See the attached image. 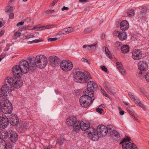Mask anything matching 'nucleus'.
<instances>
[{
    "instance_id": "nucleus-8",
    "label": "nucleus",
    "mask_w": 149,
    "mask_h": 149,
    "mask_svg": "<svg viewBox=\"0 0 149 149\" xmlns=\"http://www.w3.org/2000/svg\"><path fill=\"white\" fill-rule=\"evenodd\" d=\"M74 79L77 82L84 83L86 82V76L81 71L75 72L74 76Z\"/></svg>"
},
{
    "instance_id": "nucleus-37",
    "label": "nucleus",
    "mask_w": 149,
    "mask_h": 149,
    "mask_svg": "<svg viewBox=\"0 0 149 149\" xmlns=\"http://www.w3.org/2000/svg\"><path fill=\"white\" fill-rule=\"evenodd\" d=\"M134 12L133 10H131L130 11L127 12V15L130 17L134 16Z\"/></svg>"
},
{
    "instance_id": "nucleus-30",
    "label": "nucleus",
    "mask_w": 149,
    "mask_h": 149,
    "mask_svg": "<svg viewBox=\"0 0 149 149\" xmlns=\"http://www.w3.org/2000/svg\"><path fill=\"white\" fill-rule=\"evenodd\" d=\"M65 139L62 136L58 138L57 141V143L59 145H62L65 141Z\"/></svg>"
},
{
    "instance_id": "nucleus-39",
    "label": "nucleus",
    "mask_w": 149,
    "mask_h": 149,
    "mask_svg": "<svg viewBox=\"0 0 149 149\" xmlns=\"http://www.w3.org/2000/svg\"><path fill=\"white\" fill-rule=\"evenodd\" d=\"M36 29V31H41L43 29V26H40V27H37L36 26H34V28L31 29V30Z\"/></svg>"
},
{
    "instance_id": "nucleus-4",
    "label": "nucleus",
    "mask_w": 149,
    "mask_h": 149,
    "mask_svg": "<svg viewBox=\"0 0 149 149\" xmlns=\"http://www.w3.org/2000/svg\"><path fill=\"white\" fill-rule=\"evenodd\" d=\"M66 123L69 126H73V130L75 131L79 129V126H77L79 124V121H77L76 118L74 116L68 117L66 120Z\"/></svg>"
},
{
    "instance_id": "nucleus-22",
    "label": "nucleus",
    "mask_w": 149,
    "mask_h": 149,
    "mask_svg": "<svg viewBox=\"0 0 149 149\" xmlns=\"http://www.w3.org/2000/svg\"><path fill=\"white\" fill-rule=\"evenodd\" d=\"M97 130L95 129L93 127H89L87 130L85 131V132L87 133L89 136L91 135L96 133Z\"/></svg>"
},
{
    "instance_id": "nucleus-34",
    "label": "nucleus",
    "mask_w": 149,
    "mask_h": 149,
    "mask_svg": "<svg viewBox=\"0 0 149 149\" xmlns=\"http://www.w3.org/2000/svg\"><path fill=\"white\" fill-rule=\"evenodd\" d=\"M122 45V43L119 42H116L115 44V47L117 48V49H119L121 48V46Z\"/></svg>"
},
{
    "instance_id": "nucleus-24",
    "label": "nucleus",
    "mask_w": 149,
    "mask_h": 149,
    "mask_svg": "<svg viewBox=\"0 0 149 149\" xmlns=\"http://www.w3.org/2000/svg\"><path fill=\"white\" fill-rule=\"evenodd\" d=\"M120 39L122 40H125L127 38V34L125 32L121 31L119 34L118 37Z\"/></svg>"
},
{
    "instance_id": "nucleus-19",
    "label": "nucleus",
    "mask_w": 149,
    "mask_h": 149,
    "mask_svg": "<svg viewBox=\"0 0 149 149\" xmlns=\"http://www.w3.org/2000/svg\"><path fill=\"white\" fill-rule=\"evenodd\" d=\"M9 131L7 132L5 130L0 128V141L2 139H6L8 137Z\"/></svg>"
},
{
    "instance_id": "nucleus-6",
    "label": "nucleus",
    "mask_w": 149,
    "mask_h": 149,
    "mask_svg": "<svg viewBox=\"0 0 149 149\" xmlns=\"http://www.w3.org/2000/svg\"><path fill=\"white\" fill-rule=\"evenodd\" d=\"M61 68L65 72L69 71L73 67L72 63L69 60H65L61 61L60 63Z\"/></svg>"
},
{
    "instance_id": "nucleus-29",
    "label": "nucleus",
    "mask_w": 149,
    "mask_h": 149,
    "mask_svg": "<svg viewBox=\"0 0 149 149\" xmlns=\"http://www.w3.org/2000/svg\"><path fill=\"white\" fill-rule=\"evenodd\" d=\"M92 140L93 141H96L98 140L99 139V137H101L100 136H99L98 133L96 132L95 134H93L91 136H89Z\"/></svg>"
},
{
    "instance_id": "nucleus-41",
    "label": "nucleus",
    "mask_w": 149,
    "mask_h": 149,
    "mask_svg": "<svg viewBox=\"0 0 149 149\" xmlns=\"http://www.w3.org/2000/svg\"><path fill=\"white\" fill-rule=\"evenodd\" d=\"M121 31H119L118 30H115L114 31L113 33V36H118V37L119 34Z\"/></svg>"
},
{
    "instance_id": "nucleus-62",
    "label": "nucleus",
    "mask_w": 149,
    "mask_h": 149,
    "mask_svg": "<svg viewBox=\"0 0 149 149\" xmlns=\"http://www.w3.org/2000/svg\"><path fill=\"white\" fill-rule=\"evenodd\" d=\"M6 53H3L0 55V57L1 58H2V59L3 58L6 56Z\"/></svg>"
},
{
    "instance_id": "nucleus-35",
    "label": "nucleus",
    "mask_w": 149,
    "mask_h": 149,
    "mask_svg": "<svg viewBox=\"0 0 149 149\" xmlns=\"http://www.w3.org/2000/svg\"><path fill=\"white\" fill-rule=\"evenodd\" d=\"M127 111L133 118H135V116H134V110H132L131 109L129 108V109L127 108Z\"/></svg>"
},
{
    "instance_id": "nucleus-38",
    "label": "nucleus",
    "mask_w": 149,
    "mask_h": 149,
    "mask_svg": "<svg viewBox=\"0 0 149 149\" xmlns=\"http://www.w3.org/2000/svg\"><path fill=\"white\" fill-rule=\"evenodd\" d=\"M116 65L117 66V68L119 70L123 68V66L120 62H118L116 63Z\"/></svg>"
},
{
    "instance_id": "nucleus-64",
    "label": "nucleus",
    "mask_w": 149,
    "mask_h": 149,
    "mask_svg": "<svg viewBox=\"0 0 149 149\" xmlns=\"http://www.w3.org/2000/svg\"><path fill=\"white\" fill-rule=\"evenodd\" d=\"M121 109V108L120 107H119L118 108V109H119V110H120L119 113H120V115H123L124 114V112L123 111H120V110Z\"/></svg>"
},
{
    "instance_id": "nucleus-3",
    "label": "nucleus",
    "mask_w": 149,
    "mask_h": 149,
    "mask_svg": "<svg viewBox=\"0 0 149 149\" xmlns=\"http://www.w3.org/2000/svg\"><path fill=\"white\" fill-rule=\"evenodd\" d=\"M84 94L80 97L79 102L81 105L83 107L86 108L90 106L93 102L92 97H93V95H90L87 93H84Z\"/></svg>"
},
{
    "instance_id": "nucleus-1",
    "label": "nucleus",
    "mask_w": 149,
    "mask_h": 149,
    "mask_svg": "<svg viewBox=\"0 0 149 149\" xmlns=\"http://www.w3.org/2000/svg\"><path fill=\"white\" fill-rule=\"evenodd\" d=\"M29 69V63L26 60H22L19 65L13 66L12 69L13 76L8 77L5 80L4 84L0 89V98L3 96L7 97L15 88H20L23 85L21 78L22 73H27Z\"/></svg>"
},
{
    "instance_id": "nucleus-31",
    "label": "nucleus",
    "mask_w": 149,
    "mask_h": 149,
    "mask_svg": "<svg viewBox=\"0 0 149 149\" xmlns=\"http://www.w3.org/2000/svg\"><path fill=\"white\" fill-rule=\"evenodd\" d=\"M128 95L132 100L134 103H135V102L136 101V100L139 99L138 98H137L135 95H134V93L132 92H129L128 93Z\"/></svg>"
},
{
    "instance_id": "nucleus-63",
    "label": "nucleus",
    "mask_w": 149,
    "mask_h": 149,
    "mask_svg": "<svg viewBox=\"0 0 149 149\" xmlns=\"http://www.w3.org/2000/svg\"><path fill=\"white\" fill-rule=\"evenodd\" d=\"M69 9V8L68 7H66L65 6H63L62 8V11H64L65 10H68Z\"/></svg>"
},
{
    "instance_id": "nucleus-43",
    "label": "nucleus",
    "mask_w": 149,
    "mask_h": 149,
    "mask_svg": "<svg viewBox=\"0 0 149 149\" xmlns=\"http://www.w3.org/2000/svg\"><path fill=\"white\" fill-rule=\"evenodd\" d=\"M43 29L44 30L45 29H49L53 27V25H49L46 26H43Z\"/></svg>"
},
{
    "instance_id": "nucleus-56",
    "label": "nucleus",
    "mask_w": 149,
    "mask_h": 149,
    "mask_svg": "<svg viewBox=\"0 0 149 149\" xmlns=\"http://www.w3.org/2000/svg\"><path fill=\"white\" fill-rule=\"evenodd\" d=\"M145 78L146 81L149 82V72L146 74L145 76Z\"/></svg>"
},
{
    "instance_id": "nucleus-16",
    "label": "nucleus",
    "mask_w": 149,
    "mask_h": 149,
    "mask_svg": "<svg viewBox=\"0 0 149 149\" xmlns=\"http://www.w3.org/2000/svg\"><path fill=\"white\" fill-rule=\"evenodd\" d=\"M49 59L50 65L53 67L57 65L59 62V58L56 56H51Z\"/></svg>"
},
{
    "instance_id": "nucleus-54",
    "label": "nucleus",
    "mask_w": 149,
    "mask_h": 149,
    "mask_svg": "<svg viewBox=\"0 0 149 149\" xmlns=\"http://www.w3.org/2000/svg\"><path fill=\"white\" fill-rule=\"evenodd\" d=\"M58 38H49L48 39V40L49 42H51L52 41H55L57 40Z\"/></svg>"
},
{
    "instance_id": "nucleus-57",
    "label": "nucleus",
    "mask_w": 149,
    "mask_h": 149,
    "mask_svg": "<svg viewBox=\"0 0 149 149\" xmlns=\"http://www.w3.org/2000/svg\"><path fill=\"white\" fill-rule=\"evenodd\" d=\"M81 61H82L84 62H86L88 63V64H90V62L88 61V60H87L86 59H85L84 58H82L81 59Z\"/></svg>"
},
{
    "instance_id": "nucleus-46",
    "label": "nucleus",
    "mask_w": 149,
    "mask_h": 149,
    "mask_svg": "<svg viewBox=\"0 0 149 149\" xmlns=\"http://www.w3.org/2000/svg\"><path fill=\"white\" fill-rule=\"evenodd\" d=\"M92 30V29L91 28H89L86 29H85L84 32L86 33H87L91 32Z\"/></svg>"
},
{
    "instance_id": "nucleus-52",
    "label": "nucleus",
    "mask_w": 149,
    "mask_h": 149,
    "mask_svg": "<svg viewBox=\"0 0 149 149\" xmlns=\"http://www.w3.org/2000/svg\"><path fill=\"white\" fill-rule=\"evenodd\" d=\"M90 47V45H84L82 47L83 48H85V50H90V49H88L89 48L88 47Z\"/></svg>"
},
{
    "instance_id": "nucleus-45",
    "label": "nucleus",
    "mask_w": 149,
    "mask_h": 149,
    "mask_svg": "<svg viewBox=\"0 0 149 149\" xmlns=\"http://www.w3.org/2000/svg\"><path fill=\"white\" fill-rule=\"evenodd\" d=\"M101 91L102 93V94L103 95H104L105 97H109V96L108 95L106 92L105 91L104 89H103L102 88H101Z\"/></svg>"
},
{
    "instance_id": "nucleus-55",
    "label": "nucleus",
    "mask_w": 149,
    "mask_h": 149,
    "mask_svg": "<svg viewBox=\"0 0 149 149\" xmlns=\"http://www.w3.org/2000/svg\"><path fill=\"white\" fill-rule=\"evenodd\" d=\"M103 109H102L98 107L96 109V111L97 112L100 113V114L102 113V111H103Z\"/></svg>"
},
{
    "instance_id": "nucleus-25",
    "label": "nucleus",
    "mask_w": 149,
    "mask_h": 149,
    "mask_svg": "<svg viewBox=\"0 0 149 149\" xmlns=\"http://www.w3.org/2000/svg\"><path fill=\"white\" fill-rule=\"evenodd\" d=\"M15 9V6H7L5 8V11L6 13L7 14L13 12V10Z\"/></svg>"
},
{
    "instance_id": "nucleus-51",
    "label": "nucleus",
    "mask_w": 149,
    "mask_h": 149,
    "mask_svg": "<svg viewBox=\"0 0 149 149\" xmlns=\"http://www.w3.org/2000/svg\"><path fill=\"white\" fill-rule=\"evenodd\" d=\"M140 90L141 92L143 94V95L146 97L147 98H148V95L146 94V92L145 91V90H144L143 89L140 88Z\"/></svg>"
},
{
    "instance_id": "nucleus-13",
    "label": "nucleus",
    "mask_w": 149,
    "mask_h": 149,
    "mask_svg": "<svg viewBox=\"0 0 149 149\" xmlns=\"http://www.w3.org/2000/svg\"><path fill=\"white\" fill-rule=\"evenodd\" d=\"M8 138L12 142H15L18 139V136L17 133L15 131L10 130L9 131Z\"/></svg>"
},
{
    "instance_id": "nucleus-33",
    "label": "nucleus",
    "mask_w": 149,
    "mask_h": 149,
    "mask_svg": "<svg viewBox=\"0 0 149 149\" xmlns=\"http://www.w3.org/2000/svg\"><path fill=\"white\" fill-rule=\"evenodd\" d=\"M105 52L106 54V56H108L110 58H112V55L111 54L110 52L109 51V50L107 47H105Z\"/></svg>"
},
{
    "instance_id": "nucleus-44",
    "label": "nucleus",
    "mask_w": 149,
    "mask_h": 149,
    "mask_svg": "<svg viewBox=\"0 0 149 149\" xmlns=\"http://www.w3.org/2000/svg\"><path fill=\"white\" fill-rule=\"evenodd\" d=\"M140 11L142 14H144L147 13V10L146 8H142L140 9Z\"/></svg>"
},
{
    "instance_id": "nucleus-12",
    "label": "nucleus",
    "mask_w": 149,
    "mask_h": 149,
    "mask_svg": "<svg viewBox=\"0 0 149 149\" xmlns=\"http://www.w3.org/2000/svg\"><path fill=\"white\" fill-rule=\"evenodd\" d=\"M8 124V118L6 116L2 114L0 115V127L4 129Z\"/></svg>"
},
{
    "instance_id": "nucleus-61",
    "label": "nucleus",
    "mask_w": 149,
    "mask_h": 149,
    "mask_svg": "<svg viewBox=\"0 0 149 149\" xmlns=\"http://www.w3.org/2000/svg\"><path fill=\"white\" fill-rule=\"evenodd\" d=\"M33 37L34 36L32 35H27L25 36L26 38H33Z\"/></svg>"
},
{
    "instance_id": "nucleus-49",
    "label": "nucleus",
    "mask_w": 149,
    "mask_h": 149,
    "mask_svg": "<svg viewBox=\"0 0 149 149\" xmlns=\"http://www.w3.org/2000/svg\"><path fill=\"white\" fill-rule=\"evenodd\" d=\"M104 87L105 88V89L107 90L108 93L110 94H111L112 93V91H110L109 88H108V87H107L105 84H104Z\"/></svg>"
},
{
    "instance_id": "nucleus-11",
    "label": "nucleus",
    "mask_w": 149,
    "mask_h": 149,
    "mask_svg": "<svg viewBox=\"0 0 149 149\" xmlns=\"http://www.w3.org/2000/svg\"><path fill=\"white\" fill-rule=\"evenodd\" d=\"M79 124L77 125V126H79V129L78 130L75 131L77 132H79L80 129L83 131H86L90 126V125L88 122L86 120L82 121L81 122L79 121Z\"/></svg>"
},
{
    "instance_id": "nucleus-26",
    "label": "nucleus",
    "mask_w": 149,
    "mask_h": 149,
    "mask_svg": "<svg viewBox=\"0 0 149 149\" xmlns=\"http://www.w3.org/2000/svg\"><path fill=\"white\" fill-rule=\"evenodd\" d=\"M73 29L71 27H68L63 29V32L64 35L67 34L73 31Z\"/></svg>"
},
{
    "instance_id": "nucleus-27",
    "label": "nucleus",
    "mask_w": 149,
    "mask_h": 149,
    "mask_svg": "<svg viewBox=\"0 0 149 149\" xmlns=\"http://www.w3.org/2000/svg\"><path fill=\"white\" fill-rule=\"evenodd\" d=\"M121 51L124 53H127L129 51V47L127 45H123L121 47Z\"/></svg>"
},
{
    "instance_id": "nucleus-7",
    "label": "nucleus",
    "mask_w": 149,
    "mask_h": 149,
    "mask_svg": "<svg viewBox=\"0 0 149 149\" xmlns=\"http://www.w3.org/2000/svg\"><path fill=\"white\" fill-rule=\"evenodd\" d=\"M13 110V106L11 103L7 101H4L1 108V111L4 114H8L11 113Z\"/></svg>"
},
{
    "instance_id": "nucleus-53",
    "label": "nucleus",
    "mask_w": 149,
    "mask_h": 149,
    "mask_svg": "<svg viewBox=\"0 0 149 149\" xmlns=\"http://www.w3.org/2000/svg\"><path fill=\"white\" fill-rule=\"evenodd\" d=\"M119 71L123 75H125L126 74V71L123 68L119 70Z\"/></svg>"
},
{
    "instance_id": "nucleus-32",
    "label": "nucleus",
    "mask_w": 149,
    "mask_h": 149,
    "mask_svg": "<svg viewBox=\"0 0 149 149\" xmlns=\"http://www.w3.org/2000/svg\"><path fill=\"white\" fill-rule=\"evenodd\" d=\"M90 47H88V49H91L92 50L95 51L97 47V43H93L92 45H90Z\"/></svg>"
},
{
    "instance_id": "nucleus-36",
    "label": "nucleus",
    "mask_w": 149,
    "mask_h": 149,
    "mask_svg": "<svg viewBox=\"0 0 149 149\" xmlns=\"http://www.w3.org/2000/svg\"><path fill=\"white\" fill-rule=\"evenodd\" d=\"M42 41V40L40 39H35L31 41H28V43L29 44L31 43H36L40 42Z\"/></svg>"
},
{
    "instance_id": "nucleus-9",
    "label": "nucleus",
    "mask_w": 149,
    "mask_h": 149,
    "mask_svg": "<svg viewBox=\"0 0 149 149\" xmlns=\"http://www.w3.org/2000/svg\"><path fill=\"white\" fill-rule=\"evenodd\" d=\"M97 87L96 84L94 81H91L87 84V88L84 90V92L87 93L88 95H94V91L96 90Z\"/></svg>"
},
{
    "instance_id": "nucleus-18",
    "label": "nucleus",
    "mask_w": 149,
    "mask_h": 149,
    "mask_svg": "<svg viewBox=\"0 0 149 149\" xmlns=\"http://www.w3.org/2000/svg\"><path fill=\"white\" fill-rule=\"evenodd\" d=\"M148 64L145 61H141L138 63V69L141 71H146L148 69Z\"/></svg>"
},
{
    "instance_id": "nucleus-15",
    "label": "nucleus",
    "mask_w": 149,
    "mask_h": 149,
    "mask_svg": "<svg viewBox=\"0 0 149 149\" xmlns=\"http://www.w3.org/2000/svg\"><path fill=\"white\" fill-rule=\"evenodd\" d=\"M142 53L139 49L134 50L132 53V57L135 60H138L142 57Z\"/></svg>"
},
{
    "instance_id": "nucleus-21",
    "label": "nucleus",
    "mask_w": 149,
    "mask_h": 149,
    "mask_svg": "<svg viewBox=\"0 0 149 149\" xmlns=\"http://www.w3.org/2000/svg\"><path fill=\"white\" fill-rule=\"evenodd\" d=\"M27 127L26 123L25 122L23 121L17 128V129L20 132H24L26 130Z\"/></svg>"
},
{
    "instance_id": "nucleus-50",
    "label": "nucleus",
    "mask_w": 149,
    "mask_h": 149,
    "mask_svg": "<svg viewBox=\"0 0 149 149\" xmlns=\"http://www.w3.org/2000/svg\"><path fill=\"white\" fill-rule=\"evenodd\" d=\"M24 22L23 21L18 22L16 24L17 26L19 27H21L24 24Z\"/></svg>"
},
{
    "instance_id": "nucleus-2",
    "label": "nucleus",
    "mask_w": 149,
    "mask_h": 149,
    "mask_svg": "<svg viewBox=\"0 0 149 149\" xmlns=\"http://www.w3.org/2000/svg\"><path fill=\"white\" fill-rule=\"evenodd\" d=\"M47 59L46 57L44 55L40 54L38 55L36 57L34 62L32 61L31 58L28 61L30 70H33V68L36 65L39 68H43L45 67L47 63Z\"/></svg>"
},
{
    "instance_id": "nucleus-10",
    "label": "nucleus",
    "mask_w": 149,
    "mask_h": 149,
    "mask_svg": "<svg viewBox=\"0 0 149 149\" xmlns=\"http://www.w3.org/2000/svg\"><path fill=\"white\" fill-rule=\"evenodd\" d=\"M97 130L99 136L101 137L104 136L108 132L107 127L103 125H99L97 127Z\"/></svg>"
},
{
    "instance_id": "nucleus-47",
    "label": "nucleus",
    "mask_w": 149,
    "mask_h": 149,
    "mask_svg": "<svg viewBox=\"0 0 149 149\" xmlns=\"http://www.w3.org/2000/svg\"><path fill=\"white\" fill-rule=\"evenodd\" d=\"M54 12H55V11L54 10H48L46 11V13L48 14H50Z\"/></svg>"
},
{
    "instance_id": "nucleus-14",
    "label": "nucleus",
    "mask_w": 149,
    "mask_h": 149,
    "mask_svg": "<svg viewBox=\"0 0 149 149\" xmlns=\"http://www.w3.org/2000/svg\"><path fill=\"white\" fill-rule=\"evenodd\" d=\"M8 122L13 125H16L19 123V119L17 116L14 114H12L9 117L8 119Z\"/></svg>"
},
{
    "instance_id": "nucleus-20",
    "label": "nucleus",
    "mask_w": 149,
    "mask_h": 149,
    "mask_svg": "<svg viewBox=\"0 0 149 149\" xmlns=\"http://www.w3.org/2000/svg\"><path fill=\"white\" fill-rule=\"evenodd\" d=\"M120 28L123 31H125L128 29L129 27V24L126 20H123L120 23Z\"/></svg>"
},
{
    "instance_id": "nucleus-5",
    "label": "nucleus",
    "mask_w": 149,
    "mask_h": 149,
    "mask_svg": "<svg viewBox=\"0 0 149 149\" xmlns=\"http://www.w3.org/2000/svg\"><path fill=\"white\" fill-rule=\"evenodd\" d=\"M130 139L128 137L124 138L120 144H122L123 149H138L136 145L130 142Z\"/></svg>"
},
{
    "instance_id": "nucleus-23",
    "label": "nucleus",
    "mask_w": 149,
    "mask_h": 149,
    "mask_svg": "<svg viewBox=\"0 0 149 149\" xmlns=\"http://www.w3.org/2000/svg\"><path fill=\"white\" fill-rule=\"evenodd\" d=\"M109 134L111 136H115L116 138H119L120 137V134L118 132L114 130L109 131Z\"/></svg>"
},
{
    "instance_id": "nucleus-60",
    "label": "nucleus",
    "mask_w": 149,
    "mask_h": 149,
    "mask_svg": "<svg viewBox=\"0 0 149 149\" xmlns=\"http://www.w3.org/2000/svg\"><path fill=\"white\" fill-rule=\"evenodd\" d=\"M102 69L103 71H104L105 72H106L107 71V68L105 66H103L102 67Z\"/></svg>"
},
{
    "instance_id": "nucleus-17",
    "label": "nucleus",
    "mask_w": 149,
    "mask_h": 149,
    "mask_svg": "<svg viewBox=\"0 0 149 149\" xmlns=\"http://www.w3.org/2000/svg\"><path fill=\"white\" fill-rule=\"evenodd\" d=\"M13 144L4 140L2 141L0 143V149H8L13 147Z\"/></svg>"
},
{
    "instance_id": "nucleus-58",
    "label": "nucleus",
    "mask_w": 149,
    "mask_h": 149,
    "mask_svg": "<svg viewBox=\"0 0 149 149\" xmlns=\"http://www.w3.org/2000/svg\"><path fill=\"white\" fill-rule=\"evenodd\" d=\"M58 0H54L52 2L50 3V6H53L58 1Z\"/></svg>"
},
{
    "instance_id": "nucleus-40",
    "label": "nucleus",
    "mask_w": 149,
    "mask_h": 149,
    "mask_svg": "<svg viewBox=\"0 0 149 149\" xmlns=\"http://www.w3.org/2000/svg\"><path fill=\"white\" fill-rule=\"evenodd\" d=\"M107 132H109V131L114 130L113 126L111 125H108V127H107Z\"/></svg>"
},
{
    "instance_id": "nucleus-28",
    "label": "nucleus",
    "mask_w": 149,
    "mask_h": 149,
    "mask_svg": "<svg viewBox=\"0 0 149 149\" xmlns=\"http://www.w3.org/2000/svg\"><path fill=\"white\" fill-rule=\"evenodd\" d=\"M136 104H137L139 106L141 107L144 110H146V106L143 103L140 101L139 99H137L136 100V101L134 103Z\"/></svg>"
},
{
    "instance_id": "nucleus-42",
    "label": "nucleus",
    "mask_w": 149,
    "mask_h": 149,
    "mask_svg": "<svg viewBox=\"0 0 149 149\" xmlns=\"http://www.w3.org/2000/svg\"><path fill=\"white\" fill-rule=\"evenodd\" d=\"M21 35V33L19 32H16L14 34V36H15V39H17V38L19 37Z\"/></svg>"
},
{
    "instance_id": "nucleus-59",
    "label": "nucleus",
    "mask_w": 149,
    "mask_h": 149,
    "mask_svg": "<svg viewBox=\"0 0 149 149\" xmlns=\"http://www.w3.org/2000/svg\"><path fill=\"white\" fill-rule=\"evenodd\" d=\"M9 15V18L10 19H13L14 17V14L13 12L10 13L8 14Z\"/></svg>"
},
{
    "instance_id": "nucleus-48",
    "label": "nucleus",
    "mask_w": 149,
    "mask_h": 149,
    "mask_svg": "<svg viewBox=\"0 0 149 149\" xmlns=\"http://www.w3.org/2000/svg\"><path fill=\"white\" fill-rule=\"evenodd\" d=\"M11 46V44L10 43L7 44L6 45L5 48L4 49V51H6L9 50L10 47Z\"/></svg>"
}]
</instances>
